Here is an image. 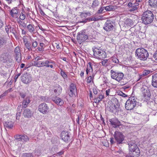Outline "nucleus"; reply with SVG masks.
<instances>
[{
  "label": "nucleus",
  "mask_w": 157,
  "mask_h": 157,
  "mask_svg": "<svg viewBox=\"0 0 157 157\" xmlns=\"http://www.w3.org/2000/svg\"><path fill=\"white\" fill-rule=\"evenodd\" d=\"M141 19L143 23L144 24L146 25L150 24L153 21V14L150 11H146L143 14Z\"/></svg>",
  "instance_id": "f257e3e1"
},
{
  "label": "nucleus",
  "mask_w": 157,
  "mask_h": 157,
  "mask_svg": "<svg viewBox=\"0 0 157 157\" xmlns=\"http://www.w3.org/2000/svg\"><path fill=\"white\" fill-rule=\"evenodd\" d=\"M136 55L138 59L143 61L146 60L149 56L147 51L144 48H140L136 50Z\"/></svg>",
  "instance_id": "f03ea898"
},
{
  "label": "nucleus",
  "mask_w": 157,
  "mask_h": 157,
  "mask_svg": "<svg viewBox=\"0 0 157 157\" xmlns=\"http://www.w3.org/2000/svg\"><path fill=\"white\" fill-rule=\"evenodd\" d=\"M137 99L135 97H129L125 104V108L127 110H131L136 106Z\"/></svg>",
  "instance_id": "7ed1b4c3"
},
{
  "label": "nucleus",
  "mask_w": 157,
  "mask_h": 157,
  "mask_svg": "<svg viewBox=\"0 0 157 157\" xmlns=\"http://www.w3.org/2000/svg\"><path fill=\"white\" fill-rule=\"evenodd\" d=\"M130 151L133 153L134 155H140V151L137 145L133 142H129L128 143Z\"/></svg>",
  "instance_id": "20e7f679"
},
{
  "label": "nucleus",
  "mask_w": 157,
  "mask_h": 157,
  "mask_svg": "<svg viewBox=\"0 0 157 157\" xmlns=\"http://www.w3.org/2000/svg\"><path fill=\"white\" fill-rule=\"evenodd\" d=\"M88 36L85 30H82L79 32L77 36V40L78 43L81 44L83 42L86 40Z\"/></svg>",
  "instance_id": "39448f33"
},
{
  "label": "nucleus",
  "mask_w": 157,
  "mask_h": 157,
  "mask_svg": "<svg viewBox=\"0 0 157 157\" xmlns=\"http://www.w3.org/2000/svg\"><path fill=\"white\" fill-rule=\"evenodd\" d=\"M94 56L97 59H102L106 57V52L103 50L95 48L93 50Z\"/></svg>",
  "instance_id": "423d86ee"
},
{
  "label": "nucleus",
  "mask_w": 157,
  "mask_h": 157,
  "mask_svg": "<svg viewBox=\"0 0 157 157\" xmlns=\"http://www.w3.org/2000/svg\"><path fill=\"white\" fill-rule=\"evenodd\" d=\"M111 76L112 78L120 82L123 78L124 74L121 72H116L113 70L110 71Z\"/></svg>",
  "instance_id": "0eeeda50"
},
{
  "label": "nucleus",
  "mask_w": 157,
  "mask_h": 157,
  "mask_svg": "<svg viewBox=\"0 0 157 157\" xmlns=\"http://www.w3.org/2000/svg\"><path fill=\"white\" fill-rule=\"evenodd\" d=\"M114 136L115 140V143L117 144H120L122 143V142L124 139V137L121 132L116 131Z\"/></svg>",
  "instance_id": "6e6552de"
},
{
  "label": "nucleus",
  "mask_w": 157,
  "mask_h": 157,
  "mask_svg": "<svg viewBox=\"0 0 157 157\" xmlns=\"http://www.w3.org/2000/svg\"><path fill=\"white\" fill-rule=\"evenodd\" d=\"M113 22L110 20H107L105 23L103 29L107 32L112 31L114 28Z\"/></svg>",
  "instance_id": "1a4fd4ad"
},
{
  "label": "nucleus",
  "mask_w": 157,
  "mask_h": 157,
  "mask_svg": "<svg viewBox=\"0 0 157 157\" xmlns=\"http://www.w3.org/2000/svg\"><path fill=\"white\" fill-rule=\"evenodd\" d=\"M38 110L43 114H46L49 111V108L45 103H42L40 104L38 107Z\"/></svg>",
  "instance_id": "9d476101"
},
{
  "label": "nucleus",
  "mask_w": 157,
  "mask_h": 157,
  "mask_svg": "<svg viewBox=\"0 0 157 157\" xmlns=\"http://www.w3.org/2000/svg\"><path fill=\"white\" fill-rule=\"evenodd\" d=\"M21 78L22 82L25 84H27L32 81L31 75L27 73L23 74Z\"/></svg>",
  "instance_id": "9b49d317"
},
{
  "label": "nucleus",
  "mask_w": 157,
  "mask_h": 157,
  "mask_svg": "<svg viewBox=\"0 0 157 157\" xmlns=\"http://www.w3.org/2000/svg\"><path fill=\"white\" fill-rule=\"evenodd\" d=\"M10 13L12 18L15 19L18 18L20 14L19 10L17 9V7H14L10 10Z\"/></svg>",
  "instance_id": "f8f14e48"
},
{
  "label": "nucleus",
  "mask_w": 157,
  "mask_h": 157,
  "mask_svg": "<svg viewBox=\"0 0 157 157\" xmlns=\"http://www.w3.org/2000/svg\"><path fill=\"white\" fill-rule=\"evenodd\" d=\"M14 53L15 54V59L16 60L18 63H19L21 61L22 58L21 52V50L19 47H17L14 50Z\"/></svg>",
  "instance_id": "ddd939ff"
},
{
  "label": "nucleus",
  "mask_w": 157,
  "mask_h": 157,
  "mask_svg": "<svg viewBox=\"0 0 157 157\" xmlns=\"http://www.w3.org/2000/svg\"><path fill=\"white\" fill-rule=\"evenodd\" d=\"M70 90L68 94L71 97L75 96V93L77 91V89L75 85L73 83H71L69 87Z\"/></svg>",
  "instance_id": "4468645a"
},
{
  "label": "nucleus",
  "mask_w": 157,
  "mask_h": 157,
  "mask_svg": "<svg viewBox=\"0 0 157 157\" xmlns=\"http://www.w3.org/2000/svg\"><path fill=\"white\" fill-rule=\"evenodd\" d=\"M60 135L62 140L64 141L67 142L70 140V135L68 132L63 131L61 133Z\"/></svg>",
  "instance_id": "2eb2a0df"
},
{
  "label": "nucleus",
  "mask_w": 157,
  "mask_h": 157,
  "mask_svg": "<svg viewBox=\"0 0 157 157\" xmlns=\"http://www.w3.org/2000/svg\"><path fill=\"white\" fill-rule=\"evenodd\" d=\"M109 122L113 127L114 128L119 127L121 125V122L116 118L110 119Z\"/></svg>",
  "instance_id": "dca6fc26"
},
{
  "label": "nucleus",
  "mask_w": 157,
  "mask_h": 157,
  "mask_svg": "<svg viewBox=\"0 0 157 157\" xmlns=\"http://www.w3.org/2000/svg\"><path fill=\"white\" fill-rule=\"evenodd\" d=\"M33 113L29 109H26L23 111V115L25 118H30L33 116Z\"/></svg>",
  "instance_id": "f3484780"
},
{
  "label": "nucleus",
  "mask_w": 157,
  "mask_h": 157,
  "mask_svg": "<svg viewBox=\"0 0 157 157\" xmlns=\"http://www.w3.org/2000/svg\"><path fill=\"white\" fill-rule=\"evenodd\" d=\"M52 100L57 105L61 106L64 104V101L60 98L56 96L53 97Z\"/></svg>",
  "instance_id": "a211bd4d"
},
{
  "label": "nucleus",
  "mask_w": 157,
  "mask_h": 157,
  "mask_svg": "<svg viewBox=\"0 0 157 157\" xmlns=\"http://www.w3.org/2000/svg\"><path fill=\"white\" fill-rule=\"evenodd\" d=\"M151 85L155 88H157V74L152 75L151 80Z\"/></svg>",
  "instance_id": "6ab92c4d"
},
{
  "label": "nucleus",
  "mask_w": 157,
  "mask_h": 157,
  "mask_svg": "<svg viewBox=\"0 0 157 157\" xmlns=\"http://www.w3.org/2000/svg\"><path fill=\"white\" fill-rule=\"evenodd\" d=\"M104 98V95L102 94V93H100L98 94L97 97H94V100L95 102L98 104L100 101H101Z\"/></svg>",
  "instance_id": "aec40b11"
},
{
  "label": "nucleus",
  "mask_w": 157,
  "mask_h": 157,
  "mask_svg": "<svg viewBox=\"0 0 157 157\" xmlns=\"http://www.w3.org/2000/svg\"><path fill=\"white\" fill-rule=\"evenodd\" d=\"M92 67V63L90 62H89L86 68V72L87 75H88L89 73L93 71Z\"/></svg>",
  "instance_id": "412c9836"
},
{
  "label": "nucleus",
  "mask_w": 157,
  "mask_h": 157,
  "mask_svg": "<svg viewBox=\"0 0 157 157\" xmlns=\"http://www.w3.org/2000/svg\"><path fill=\"white\" fill-rule=\"evenodd\" d=\"M27 28L28 31L32 34H35L36 33V30L33 25L29 24L27 26Z\"/></svg>",
  "instance_id": "4be33fe9"
},
{
  "label": "nucleus",
  "mask_w": 157,
  "mask_h": 157,
  "mask_svg": "<svg viewBox=\"0 0 157 157\" xmlns=\"http://www.w3.org/2000/svg\"><path fill=\"white\" fill-rule=\"evenodd\" d=\"M4 126L9 129H12L13 127V123L10 121L8 120L4 124Z\"/></svg>",
  "instance_id": "5701e85b"
},
{
  "label": "nucleus",
  "mask_w": 157,
  "mask_h": 157,
  "mask_svg": "<svg viewBox=\"0 0 157 157\" xmlns=\"http://www.w3.org/2000/svg\"><path fill=\"white\" fill-rule=\"evenodd\" d=\"M31 101L29 97H27L25 99H24L22 102V104L24 108H26L27 105L29 104Z\"/></svg>",
  "instance_id": "b1692460"
},
{
  "label": "nucleus",
  "mask_w": 157,
  "mask_h": 157,
  "mask_svg": "<svg viewBox=\"0 0 157 157\" xmlns=\"http://www.w3.org/2000/svg\"><path fill=\"white\" fill-rule=\"evenodd\" d=\"M143 93L144 97L147 96L150 97L151 96V93L149 90L147 88V89H144L143 90Z\"/></svg>",
  "instance_id": "393cba45"
},
{
  "label": "nucleus",
  "mask_w": 157,
  "mask_h": 157,
  "mask_svg": "<svg viewBox=\"0 0 157 157\" xmlns=\"http://www.w3.org/2000/svg\"><path fill=\"white\" fill-rule=\"evenodd\" d=\"M118 108H119L116 106V105H110L107 106L106 108V109L110 112L113 113L114 112L115 109L117 110V109Z\"/></svg>",
  "instance_id": "a878e982"
},
{
  "label": "nucleus",
  "mask_w": 157,
  "mask_h": 157,
  "mask_svg": "<svg viewBox=\"0 0 157 157\" xmlns=\"http://www.w3.org/2000/svg\"><path fill=\"white\" fill-rule=\"evenodd\" d=\"M111 101L114 105H116V106L118 108H119L120 104L118 102V100L117 98L115 97L113 98H112Z\"/></svg>",
  "instance_id": "bb28decb"
},
{
  "label": "nucleus",
  "mask_w": 157,
  "mask_h": 157,
  "mask_svg": "<svg viewBox=\"0 0 157 157\" xmlns=\"http://www.w3.org/2000/svg\"><path fill=\"white\" fill-rule=\"evenodd\" d=\"M149 5L152 7L157 6V0H149Z\"/></svg>",
  "instance_id": "cd10ccee"
},
{
  "label": "nucleus",
  "mask_w": 157,
  "mask_h": 157,
  "mask_svg": "<svg viewBox=\"0 0 157 157\" xmlns=\"http://www.w3.org/2000/svg\"><path fill=\"white\" fill-rule=\"evenodd\" d=\"M139 4L136 2L134 3H132V8L130 9V11H133L136 10L138 8Z\"/></svg>",
  "instance_id": "c85d7f7f"
},
{
  "label": "nucleus",
  "mask_w": 157,
  "mask_h": 157,
  "mask_svg": "<svg viewBox=\"0 0 157 157\" xmlns=\"http://www.w3.org/2000/svg\"><path fill=\"white\" fill-rule=\"evenodd\" d=\"M98 18L97 17L96 18L95 17H92L91 18H90L89 19L88 18L86 19L85 20H82V21H81L80 22L85 23L88 20H89V21H98Z\"/></svg>",
  "instance_id": "c756f323"
},
{
  "label": "nucleus",
  "mask_w": 157,
  "mask_h": 157,
  "mask_svg": "<svg viewBox=\"0 0 157 157\" xmlns=\"http://www.w3.org/2000/svg\"><path fill=\"white\" fill-rule=\"evenodd\" d=\"M99 2L98 0H94L93 1L91 7L92 8H95L98 6L99 5Z\"/></svg>",
  "instance_id": "7c9ffc66"
},
{
  "label": "nucleus",
  "mask_w": 157,
  "mask_h": 157,
  "mask_svg": "<svg viewBox=\"0 0 157 157\" xmlns=\"http://www.w3.org/2000/svg\"><path fill=\"white\" fill-rule=\"evenodd\" d=\"M0 74L3 77L5 78H6L10 76V74L4 71H0Z\"/></svg>",
  "instance_id": "2f4dec72"
},
{
  "label": "nucleus",
  "mask_w": 157,
  "mask_h": 157,
  "mask_svg": "<svg viewBox=\"0 0 157 157\" xmlns=\"http://www.w3.org/2000/svg\"><path fill=\"white\" fill-rule=\"evenodd\" d=\"M62 91V87L58 85L56 87V89L54 90V91L55 93H57L58 95Z\"/></svg>",
  "instance_id": "473e14b6"
},
{
  "label": "nucleus",
  "mask_w": 157,
  "mask_h": 157,
  "mask_svg": "<svg viewBox=\"0 0 157 157\" xmlns=\"http://www.w3.org/2000/svg\"><path fill=\"white\" fill-rule=\"evenodd\" d=\"M50 61H50L48 60H44V67H48L49 66V64L54 63V61L51 60H50Z\"/></svg>",
  "instance_id": "72a5a7b5"
},
{
  "label": "nucleus",
  "mask_w": 157,
  "mask_h": 157,
  "mask_svg": "<svg viewBox=\"0 0 157 157\" xmlns=\"http://www.w3.org/2000/svg\"><path fill=\"white\" fill-rule=\"evenodd\" d=\"M25 47L28 49L29 51H31L32 50V48L31 44L29 42H27L25 44Z\"/></svg>",
  "instance_id": "f704fd0d"
},
{
  "label": "nucleus",
  "mask_w": 157,
  "mask_h": 157,
  "mask_svg": "<svg viewBox=\"0 0 157 157\" xmlns=\"http://www.w3.org/2000/svg\"><path fill=\"white\" fill-rule=\"evenodd\" d=\"M109 60L108 59H103L101 62L102 65L105 66H107L109 64Z\"/></svg>",
  "instance_id": "c9c22d12"
},
{
  "label": "nucleus",
  "mask_w": 157,
  "mask_h": 157,
  "mask_svg": "<svg viewBox=\"0 0 157 157\" xmlns=\"http://www.w3.org/2000/svg\"><path fill=\"white\" fill-rule=\"evenodd\" d=\"M41 61H33L32 63V66L40 67Z\"/></svg>",
  "instance_id": "e433bc0d"
},
{
  "label": "nucleus",
  "mask_w": 157,
  "mask_h": 157,
  "mask_svg": "<svg viewBox=\"0 0 157 157\" xmlns=\"http://www.w3.org/2000/svg\"><path fill=\"white\" fill-rule=\"evenodd\" d=\"M6 43V40L4 38H0V47H2Z\"/></svg>",
  "instance_id": "4c0bfd02"
},
{
  "label": "nucleus",
  "mask_w": 157,
  "mask_h": 157,
  "mask_svg": "<svg viewBox=\"0 0 157 157\" xmlns=\"http://www.w3.org/2000/svg\"><path fill=\"white\" fill-rule=\"evenodd\" d=\"M114 9V6L109 5L105 7V10L106 11H109L112 10Z\"/></svg>",
  "instance_id": "58836bf2"
},
{
  "label": "nucleus",
  "mask_w": 157,
  "mask_h": 157,
  "mask_svg": "<svg viewBox=\"0 0 157 157\" xmlns=\"http://www.w3.org/2000/svg\"><path fill=\"white\" fill-rule=\"evenodd\" d=\"M22 142H27L29 140V139L28 136L26 135H22Z\"/></svg>",
  "instance_id": "ea45409f"
},
{
  "label": "nucleus",
  "mask_w": 157,
  "mask_h": 157,
  "mask_svg": "<svg viewBox=\"0 0 157 157\" xmlns=\"http://www.w3.org/2000/svg\"><path fill=\"white\" fill-rule=\"evenodd\" d=\"M152 72V71L150 70H144L143 72L142 75L143 76H146L151 73Z\"/></svg>",
  "instance_id": "a19ab883"
},
{
  "label": "nucleus",
  "mask_w": 157,
  "mask_h": 157,
  "mask_svg": "<svg viewBox=\"0 0 157 157\" xmlns=\"http://www.w3.org/2000/svg\"><path fill=\"white\" fill-rule=\"evenodd\" d=\"M105 10V7H101L98 10L97 13L98 14H101L105 12V11H104Z\"/></svg>",
  "instance_id": "79ce46f5"
},
{
  "label": "nucleus",
  "mask_w": 157,
  "mask_h": 157,
  "mask_svg": "<svg viewBox=\"0 0 157 157\" xmlns=\"http://www.w3.org/2000/svg\"><path fill=\"white\" fill-rule=\"evenodd\" d=\"M18 22L19 24L23 28H25L26 27V24L24 21L21 20H19Z\"/></svg>",
  "instance_id": "37998d69"
},
{
  "label": "nucleus",
  "mask_w": 157,
  "mask_h": 157,
  "mask_svg": "<svg viewBox=\"0 0 157 157\" xmlns=\"http://www.w3.org/2000/svg\"><path fill=\"white\" fill-rule=\"evenodd\" d=\"M117 94L118 95L124 97H126L127 96V95L120 90L118 91L117 92Z\"/></svg>",
  "instance_id": "c03bdc74"
},
{
  "label": "nucleus",
  "mask_w": 157,
  "mask_h": 157,
  "mask_svg": "<svg viewBox=\"0 0 157 157\" xmlns=\"http://www.w3.org/2000/svg\"><path fill=\"white\" fill-rule=\"evenodd\" d=\"M14 138L16 140L18 141H22V139H21L22 135H17L14 136Z\"/></svg>",
  "instance_id": "a18cd8bd"
},
{
  "label": "nucleus",
  "mask_w": 157,
  "mask_h": 157,
  "mask_svg": "<svg viewBox=\"0 0 157 157\" xmlns=\"http://www.w3.org/2000/svg\"><path fill=\"white\" fill-rule=\"evenodd\" d=\"M37 42L36 41H33L32 43V48L35 49L37 46Z\"/></svg>",
  "instance_id": "49530a36"
},
{
  "label": "nucleus",
  "mask_w": 157,
  "mask_h": 157,
  "mask_svg": "<svg viewBox=\"0 0 157 157\" xmlns=\"http://www.w3.org/2000/svg\"><path fill=\"white\" fill-rule=\"evenodd\" d=\"M25 18V15L23 13L21 12L20 13L19 18L20 20H24Z\"/></svg>",
  "instance_id": "de8ad7c7"
},
{
  "label": "nucleus",
  "mask_w": 157,
  "mask_h": 157,
  "mask_svg": "<svg viewBox=\"0 0 157 157\" xmlns=\"http://www.w3.org/2000/svg\"><path fill=\"white\" fill-rule=\"evenodd\" d=\"M23 157H33V155L32 154L30 153L24 154Z\"/></svg>",
  "instance_id": "09e8293b"
},
{
  "label": "nucleus",
  "mask_w": 157,
  "mask_h": 157,
  "mask_svg": "<svg viewBox=\"0 0 157 157\" xmlns=\"http://www.w3.org/2000/svg\"><path fill=\"white\" fill-rule=\"evenodd\" d=\"M19 94L21 98H24L26 96V93L23 92H21Z\"/></svg>",
  "instance_id": "8fccbe9b"
},
{
  "label": "nucleus",
  "mask_w": 157,
  "mask_h": 157,
  "mask_svg": "<svg viewBox=\"0 0 157 157\" xmlns=\"http://www.w3.org/2000/svg\"><path fill=\"white\" fill-rule=\"evenodd\" d=\"M10 31L14 35H15V31L14 28L10 26Z\"/></svg>",
  "instance_id": "3c124183"
},
{
  "label": "nucleus",
  "mask_w": 157,
  "mask_h": 157,
  "mask_svg": "<svg viewBox=\"0 0 157 157\" xmlns=\"http://www.w3.org/2000/svg\"><path fill=\"white\" fill-rule=\"evenodd\" d=\"M93 77H92V76H90L88 77L87 79V82L88 83H90L93 80Z\"/></svg>",
  "instance_id": "603ef678"
},
{
  "label": "nucleus",
  "mask_w": 157,
  "mask_h": 157,
  "mask_svg": "<svg viewBox=\"0 0 157 157\" xmlns=\"http://www.w3.org/2000/svg\"><path fill=\"white\" fill-rule=\"evenodd\" d=\"M135 30H136L137 31H140L141 29V27L139 25L136 24L135 26Z\"/></svg>",
  "instance_id": "864d4df0"
},
{
  "label": "nucleus",
  "mask_w": 157,
  "mask_h": 157,
  "mask_svg": "<svg viewBox=\"0 0 157 157\" xmlns=\"http://www.w3.org/2000/svg\"><path fill=\"white\" fill-rule=\"evenodd\" d=\"M61 74L64 78H67V75L66 74L65 72L64 71H61Z\"/></svg>",
  "instance_id": "5fc2aeb1"
},
{
  "label": "nucleus",
  "mask_w": 157,
  "mask_h": 157,
  "mask_svg": "<svg viewBox=\"0 0 157 157\" xmlns=\"http://www.w3.org/2000/svg\"><path fill=\"white\" fill-rule=\"evenodd\" d=\"M112 61H113L115 63H118L119 62V60L118 59H117L116 57H113L112 58Z\"/></svg>",
  "instance_id": "6e6d98bb"
},
{
  "label": "nucleus",
  "mask_w": 157,
  "mask_h": 157,
  "mask_svg": "<svg viewBox=\"0 0 157 157\" xmlns=\"http://www.w3.org/2000/svg\"><path fill=\"white\" fill-rule=\"evenodd\" d=\"M133 153H130V155H127L125 156V157H138L139 155H134Z\"/></svg>",
  "instance_id": "4d7b16f0"
},
{
  "label": "nucleus",
  "mask_w": 157,
  "mask_h": 157,
  "mask_svg": "<svg viewBox=\"0 0 157 157\" xmlns=\"http://www.w3.org/2000/svg\"><path fill=\"white\" fill-rule=\"evenodd\" d=\"M21 112H17L16 114V119L17 120H19L20 118L21 113Z\"/></svg>",
  "instance_id": "13d9d810"
},
{
  "label": "nucleus",
  "mask_w": 157,
  "mask_h": 157,
  "mask_svg": "<svg viewBox=\"0 0 157 157\" xmlns=\"http://www.w3.org/2000/svg\"><path fill=\"white\" fill-rule=\"evenodd\" d=\"M24 44L28 42V41L27 40L26 37V36H24L22 38Z\"/></svg>",
  "instance_id": "bf43d9fd"
},
{
  "label": "nucleus",
  "mask_w": 157,
  "mask_h": 157,
  "mask_svg": "<svg viewBox=\"0 0 157 157\" xmlns=\"http://www.w3.org/2000/svg\"><path fill=\"white\" fill-rule=\"evenodd\" d=\"M80 16L82 18H85L86 17V15L85 13H81L80 14Z\"/></svg>",
  "instance_id": "052dcab7"
},
{
  "label": "nucleus",
  "mask_w": 157,
  "mask_h": 157,
  "mask_svg": "<svg viewBox=\"0 0 157 157\" xmlns=\"http://www.w3.org/2000/svg\"><path fill=\"white\" fill-rule=\"evenodd\" d=\"M153 57L155 59L157 60V50L156 51L153 55Z\"/></svg>",
  "instance_id": "680f3d73"
},
{
  "label": "nucleus",
  "mask_w": 157,
  "mask_h": 157,
  "mask_svg": "<svg viewBox=\"0 0 157 157\" xmlns=\"http://www.w3.org/2000/svg\"><path fill=\"white\" fill-rule=\"evenodd\" d=\"M10 30V27H9V26H6L5 27V31L8 34L9 30Z\"/></svg>",
  "instance_id": "e2e57ef3"
},
{
  "label": "nucleus",
  "mask_w": 157,
  "mask_h": 157,
  "mask_svg": "<svg viewBox=\"0 0 157 157\" xmlns=\"http://www.w3.org/2000/svg\"><path fill=\"white\" fill-rule=\"evenodd\" d=\"M34 59H35V60L34 61H39L41 59V58L40 57L38 56L36 57Z\"/></svg>",
  "instance_id": "0e129e2a"
},
{
  "label": "nucleus",
  "mask_w": 157,
  "mask_h": 157,
  "mask_svg": "<svg viewBox=\"0 0 157 157\" xmlns=\"http://www.w3.org/2000/svg\"><path fill=\"white\" fill-rule=\"evenodd\" d=\"M93 91L94 93L95 94H97L98 93V91H97L96 89L95 88H93Z\"/></svg>",
  "instance_id": "69168bd1"
},
{
  "label": "nucleus",
  "mask_w": 157,
  "mask_h": 157,
  "mask_svg": "<svg viewBox=\"0 0 157 157\" xmlns=\"http://www.w3.org/2000/svg\"><path fill=\"white\" fill-rule=\"evenodd\" d=\"M6 93H4L2 94V95H0V98H2L4 97L6 95Z\"/></svg>",
  "instance_id": "338daca9"
},
{
  "label": "nucleus",
  "mask_w": 157,
  "mask_h": 157,
  "mask_svg": "<svg viewBox=\"0 0 157 157\" xmlns=\"http://www.w3.org/2000/svg\"><path fill=\"white\" fill-rule=\"evenodd\" d=\"M89 92H90V95H89L90 98V99H91L93 98L92 92V91L90 90L89 91Z\"/></svg>",
  "instance_id": "774afa93"
}]
</instances>
